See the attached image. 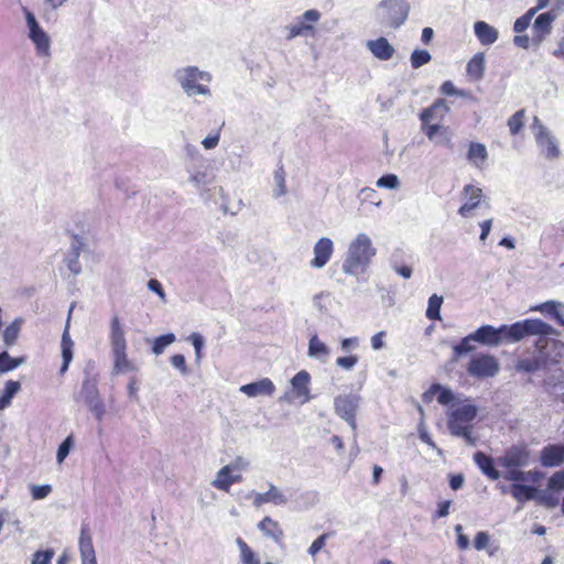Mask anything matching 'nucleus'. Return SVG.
Segmentation results:
<instances>
[{
	"label": "nucleus",
	"mask_w": 564,
	"mask_h": 564,
	"mask_svg": "<svg viewBox=\"0 0 564 564\" xmlns=\"http://www.w3.org/2000/svg\"><path fill=\"white\" fill-rule=\"evenodd\" d=\"M376 253L377 249L371 238L365 232L357 234L348 243L341 265L343 272L352 276L365 273Z\"/></svg>",
	"instance_id": "f257e3e1"
},
{
	"label": "nucleus",
	"mask_w": 564,
	"mask_h": 564,
	"mask_svg": "<svg viewBox=\"0 0 564 564\" xmlns=\"http://www.w3.org/2000/svg\"><path fill=\"white\" fill-rule=\"evenodd\" d=\"M174 79L188 98L212 97L209 84L213 76L209 72L199 69L197 66L187 65L175 69Z\"/></svg>",
	"instance_id": "f03ea898"
},
{
	"label": "nucleus",
	"mask_w": 564,
	"mask_h": 564,
	"mask_svg": "<svg viewBox=\"0 0 564 564\" xmlns=\"http://www.w3.org/2000/svg\"><path fill=\"white\" fill-rule=\"evenodd\" d=\"M477 415V408L471 403H464L448 413L447 426L452 435L462 437L467 445H475L477 438L473 435V422Z\"/></svg>",
	"instance_id": "7ed1b4c3"
},
{
	"label": "nucleus",
	"mask_w": 564,
	"mask_h": 564,
	"mask_svg": "<svg viewBox=\"0 0 564 564\" xmlns=\"http://www.w3.org/2000/svg\"><path fill=\"white\" fill-rule=\"evenodd\" d=\"M109 339L113 359V372L127 373L137 371V366L128 358L124 329L118 316L111 318Z\"/></svg>",
	"instance_id": "20e7f679"
},
{
	"label": "nucleus",
	"mask_w": 564,
	"mask_h": 564,
	"mask_svg": "<svg viewBox=\"0 0 564 564\" xmlns=\"http://www.w3.org/2000/svg\"><path fill=\"white\" fill-rule=\"evenodd\" d=\"M503 338L519 341L529 335H557L556 329L538 318L524 319L510 326L502 325Z\"/></svg>",
	"instance_id": "39448f33"
},
{
	"label": "nucleus",
	"mask_w": 564,
	"mask_h": 564,
	"mask_svg": "<svg viewBox=\"0 0 564 564\" xmlns=\"http://www.w3.org/2000/svg\"><path fill=\"white\" fill-rule=\"evenodd\" d=\"M409 12L406 0H382L377 7L376 17L382 25L398 29L406 21Z\"/></svg>",
	"instance_id": "423d86ee"
},
{
	"label": "nucleus",
	"mask_w": 564,
	"mask_h": 564,
	"mask_svg": "<svg viewBox=\"0 0 564 564\" xmlns=\"http://www.w3.org/2000/svg\"><path fill=\"white\" fill-rule=\"evenodd\" d=\"M540 349L539 356L532 359L520 360L517 365V369L524 372H534L539 370L543 365L547 362H557V354L551 355L552 351H558L564 349V345L554 339L540 338L536 343Z\"/></svg>",
	"instance_id": "0eeeda50"
},
{
	"label": "nucleus",
	"mask_w": 564,
	"mask_h": 564,
	"mask_svg": "<svg viewBox=\"0 0 564 564\" xmlns=\"http://www.w3.org/2000/svg\"><path fill=\"white\" fill-rule=\"evenodd\" d=\"M76 399L85 403L97 421H102L106 405L100 397L96 377L86 376Z\"/></svg>",
	"instance_id": "6e6552de"
},
{
	"label": "nucleus",
	"mask_w": 564,
	"mask_h": 564,
	"mask_svg": "<svg viewBox=\"0 0 564 564\" xmlns=\"http://www.w3.org/2000/svg\"><path fill=\"white\" fill-rule=\"evenodd\" d=\"M25 15L26 26L29 29V39L35 46V52L39 56L48 57L51 55V39L48 34L39 24L35 15L23 8Z\"/></svg>",
	"instance_id": "1a4fd4ad"
},
{
	"label": "nucleus",
	"mask_w": 564,
	"mask_h": 564,
	"mask_svg": "<svg viewBox=\"0 0 564 564\" xmlns=\"http://www.w3.org/2000/svg\"><path fill=\"white\" fill-rule=\"evenodd\" d=\"M532 129L541 154L549 160L557 159L560 156L557 141L551 131L540 122L538 117L533 119Z\"/></svg>",
	"instance_id": "9d476101"
},
{
	"label": "nucleus",
	"mask_w": 564,
	"mask_h": 564,
	"mask_svg": "<svg viewBox=\"0 0 564 564\" xmlns=\"http://www.w3.org/2000/svg\"><path fill=\"white\" fill-rule=\"evenodd\" d=\"M310 381L311 376L307 371L301 370L291 379V391L285 392L280 401L293 402L294 400H300L302 404L308 402L311 400L310 394Z\"/></svg>",
	"instance_id": "9b49d317"
},
{
	"label": "nucleus",
	"mask_w": 564,
	"mask_h": 564,
	"mask_svg": "<svg viewBox=\"0 0 564 564\" xmlns=\"http://www.w3.org/2000/svg\"><path fill=\"white\" fill-rule=\"evenodd\" d=\"M321 17V12L316 9L306 10L294 23L285 26L286 39L293 40L313 32L314 24L319 21Z\"/></svg>",
	"instance_id": "f8f14e48"
},
{
	"label": "nucleus",
	"mask_w": 564,
	"mask_h": 564,
	"mask_svg": "<svg viewBox=\"0 0 564 564\" xmlns=\"http://www.w3.org/2000/svg\"><path fill=\"white\" fill-rule=\"evenodd\" d=\"M467 370L473 377L490 378L499 372L500 365L496 357L491 355H480L469 361Z\"/></svg>",
	"instance_id": "ddd939ff"
},
{
	"label": "nucleus",
	"mask_w": 564,
	"mask_h": 564,
	"mask_svg": "<svg viewBox=\"0 0 564 564\" xmlns=\"http://www.w3.org/2000/svg\"><path fill=\"white\" fill-rule=\"evenodd\" d=\"M334 253V242L328 237L319 238L313 247V259L310 265L314 269L324 268L330 260Z\"/></svg>",
	"instance_id": "4468645a"
},
{
	"label": "nucleus",
	"mask_w": 564,
	"mask_h": 564,
	"mask_svg": "<svg viewBox=\"0 0 564 564\" xmlns=\"http://www.w3.org/2000/svg\"><path fill=\"white\" fill-rule=\"evenodd\" d=\"M465 195V203L459 207L458 214L462 217H470L475 208H477L482 199V191L474 185H465L463 188Z\"/></svg>",
	"instance_id": "2eb2a0df"
},
{
	"label": "nucleus",
	"mask_w": 564,
	"mask_h": 564,
	"mask_svg": "<svg viewBox=\"0 0 564 564\" xmlns=\"http://www.w3.org/2000/svg\"><path fill=\"white\" fill-rule=\"evenodd\" d=\"M359 402L360 397L354 393L337 395L334 400L335 412L341 419L356 415Z\"/></svg>",
	"instance_id": "dca6fc26"
},
{
	"label": "nucleus",
	"mask_w": 564,
	"mask_h": 564,
	"mask_svg": "<svg viewBox=\"0 0 564 564\" xmlns=\"http://www.w3.org/2000/svg\"><path fill=\"white\" fill-rule=\"evenodd\" d=\"M239 391L249 398L270 397L274 393L275 386L271 379L263 378L259 381L241 386Z\"/></svg>",
	"instance_id": "f3484780"
},
{
	"label": "nucleus",
	"mask_w": 564,
	"mask_h": 564,
	"mask_svg": "<svg viewBox=\"0 0 564 564\" xmlns=\"http://www.w3.org/2000/svg\"><path fill=\"white\" fill-rule=\"evenodd\" d=\"M473 334L475 341L486 346H499L503 339L502 326L496 328L491 325H484Z\"/></svg>",
	"instance_id": "a211bd4d"
},
{
	"label": "nucleus",
	"mask_w": 564,
	"mask_h": 564,
	"mask_svg": "<svg viewBox=\"0 0 564 564\" xmlns=\"http://www.w3.org/2000/svg\"><path fill=\"white\" fill-rule=\"evenodd\" d=\"M555 19L556 14L553 11L540 14L533 22L532 40L536 43H540L547 34H550L552 30V23Z\"/></svg>",
	"instance_id": "6ab92c4d"
},
{
	"label": "nucleus",
	"mask_w": 564,
	"mask_h": 564,
	"mask_svg": "<svg viewBox=\"0 0 564 564\" xmlns=\"http://www.w3.org/2000/svg\"><path fill=\"white\" fill-rule=\"evenodd\" d=\"M72 311H73V305L69 308L67 322H66V325H65V328H64V332L62 335L61 349H62L63 364L59 369L61 375H64L67 371L69 364L73 360L74 343L69 335V322H70Z\"/></svg>",
	"instance_id": "aec40b11"
},
{
	"label": "nucleus",
	"mask_w": 564,
	"mask_h": 564,
	"mask_svg": "<svg viewBox=\"0 0 564 564\" xmlns=\"http://www.w3.org/2000/svg\"><path fill=\"white\" fill-rule=\"evenodd\" d=\"M529 452L522 447H511L503 456L499 458V465L502 467H524L529 464Z\"/></svg>",
	"instance_id": "412c9836"
},
{
	"label": "nucleus",
	"mask_w": 564,
	"mask_h": 564,
	"mask_svg": "<svg viewBox=\"0 0 564 564\" xmlns=\"http://www.w3.org/2000/svg\"><path fill=\"white\" fill-rule=\"evenodd\" d=\"M366 47L379 61H389L395 53L394 47L383 36L367 41Z\"/></svg>",
	"instance_id": "4be33fe9"
},
{
	"label": "nucleus",
	"mask_w": 564,
	"mask_h": 564,
	"mask_svg": "<svg viewBox=\"0 0 564 564\" xmlns=\"http://www.w3.org/2000/svg\"><path fill=\"white\" fill-rule=\"evenodd\" d=\"M540 462L544 467H556L564 464V445H549L541 452Z\"/></svg>",
	"instance_id": "5701e85b"
},
{
	"label": "nucleus",
	"mask_w": 564,
	"mask_h": 564,
	"mask_svg": "<svg viewBox=\"0 0 564 564\" xmlns=\"http://www.w3.org/2000/svg\"><path fill=\"white\" fill-rule=\"evenodd\" d=\"M78 544L82 564L97 563L93 539L88 529H82Z\"/></svg>",
	"instance_id": "b1692460"
},
{
	"label": "nucleus",
	"mask_w": 564,
	"mask_h": 564,
	"mask_svg": "<svg viewBox=\"0 0 564 564\" xmlns=\"http://www.w3.org/2000/svg\"><path fill=\"white\" fill-rule=\"evenodd\" d=\"M474 32L480 44L485 46L494 44L499 36L498 30L485 21L475 22Z\"/></svg>",
	"instance_id": "393cba45"
},
{
	"label": "nucleus",
	"mask_w": 564,
	"mask_h": 564,
	"mask_svg": "<svg viewBox=\"0 0 564 564\" xmlns=\"http://www.w3.org/2000/svg\"><path fill=\"white\" fill-rule=\"evenodd\" d=\"M307 355L321 362H326L330 356V349L317 334H313L308 340Z\"/></svg>",
	"instance_id": "a878e982"
},
{
	"label": "nucleus",
	"mask_w": 564,
	"mask_h": 564,
	"mask_svg": "<svg viewBox=\"0 0 564 564\" xmlns=\"http://www.w3.org/2000/svg\"><path fill=\"white\" fill-rule=\"evenodd\" d=\"M474 462L481 470L484 475H486L491 480H497L501 477V473H499L494 467V460L490 456L486 455L482 452H477L474 455Z\"/></svg>",
	"instance_id": "bb28decb"
},
{
	"label": "nucleus",
	"mask_w": 564,
	"mask_h": 564,
	"mask_svg": "<svg viewBox=\"0 0 564 564\" xmlns=\"http://www.w3.org/2000/svg\"><path fill=\"white\" fill-rule=\"evenodd\" d=\"M488 159L486 145L479 142H470L467 151V160L476 167L484 166Z\"/></svg>",
	"instance_id": "cd10ccee"
},
{
	"label": "nucleus",
	"mask_w": 564,
	"mask_h": 564,
	"mask_svg": "<svg viewBox=\"0 0 564 564\" xmlns=\"http://www.w3.org/2000/svg\"><path fill=\"white\" fill-rule=\"evenodd\" d=\"M238 484V479L231 477V470L226 465L223 466L217 473L215 478L212 480V486L218 490L229 492L231 486Z\"/></svg>",
	"instance_id": "c85d7f7f"
},
{
	"label": "nucleus",
	"mask_w": 564,
	"mask_h": 564,
	"mask_svg": "<svg viewBox=\"0 0 564 564\" xmlns=\"http://www.w3.org/2000/svg\"><path fill=\"white\" fill-rule=\"evenodd\" d=\"M437 393V402L441 404H448L454 400V393L451 389L445 388L438 383L432 384L429 391L423 394L425 401H431L433 395Z\"/></svg>",
	"instance_id": "c756f323"
},
{
	"label": "nucleus",
	"mask_w": 564,
	"mask_h": 564,
	"mask_svg": "<svg viewBox=\"0 0 564 564\" xmlns=\"http://www.w3.org/2000/svg\"><path fill=\"white\" fill-rule=\"evenodd\" d=\"M467 75L474 80H480L485 73V54L477 53L468 62L466 67Z\"/></svg>",
	"instance_id": "7c9ffc66"
},
{
	"label": "nucleus",
	"mask_w": 564,
	"mask_h": 564,
	"mask_svg": "<svg viewBox=\"0 0 564 564\" xmlns=\"http://www.w3.org/2000/svg\"><path fill=\"white\" fill-rule=\"evenodd\" d=\"M536 488L523 484H512L510 486L511 496L520 503L535 499Z\"/></svg>",
	"instance_id": "2f4dec72"
},
{
	"label": "nucleus",
	"mask_w": 564,
	"mask_h": 564,
	"mask_svg": "<svg viewBox=\"0 0 564 564\" xmlns=\"http://www.w3.org/2000/svg\"><path fill=\"white\" fill-rule=\"evenodd\" d=\"M258 528L264 535L273 539L275 542H279L283 536V532L279 523L275 520L271 519L270 517H265L258 524Z\"/></svg>",
	"instance_id": "473e14b6"
},
{
	"label": "nucleus",
	"mask_w": 564,
	"mask_h": 564,
	"mask_svg": "<svg viewBox=\"0 0 564 564\" xmlns=\"http://www.w3.org/2000/svg\"><path fill=\"white\" fill-rule=\"evenodd\" d=\"M214 181V176H212L206 167H197L194 169L189 173V182L197 188L202 189L210 185Z\"/></svg>",
	"instance_id": "72a5a7b5"
},
{
	"label": "nucleus",
	"mask_w": 564,
	"mask_h": 564,
	"mask_svg": "<svg viewBox=\"0 0 564 564\" xmlns=\"http://www.w3.org/2000/svg\"><path fill=\"white\" fill-rule=\"evenodd\" d=\"M507 470L501 474V477H503L506 480L513 481V484H520V482H527V481H534L535 478L533 477L535 473L532 471H522L519 468L520 467H505Z\"/></svg>",
	"instance_id": "f704fd0d"
},
{
	"label": "nucleus",
	"mask_w": 564,
	"mask_h": 564,
	"mask_svg": "<svg viewBox=\"0 0 564 564\" xmlns=\"http://www.w3.org/2000/svg\"><path fill=\"white\" fill-rule=\"evenodd\" d=\"M563 308H564L563 303L555 302V301H547V302L534 307L533 310L540 311L542 313H547V314L554 316L555 319L557 321V323L560 325L564 326V317L561 312V310H563Z\"/></svg>",
	"instance_id": "c9c22d12"
},
{
	"label": "nucleus",
	"mask_w": 564,
	"mask_h": 564,
	"mask_svg": "<svg viewBox=\"0 0 564 564\" xmlns=\"http://www.w3.org/2000/svg\"><path fill=\"white\" fill-rule=\"evenodd\" d=\"M21 390V383L19 381L8 380L6 382L3 393L0 397V411L7 409L13 399V397Z\"/></svg>",
	"instance_id": "e433bc0d"
},
{
	"label": "nucleus",
	"mask_w": 564,
	"mask_h": 564,
	"mask_svg": "<svg viewBox=\"0 0 564 564\" xmlns=\"http://www.w3.org/2000/svg\"><path fill=\"white\" fill-rule=\"evenodd\" d=\"M236 543L240 551V564H261L259 556L241 538H237Z\"/></svg>",
	"instance_id": "4c0bfd02"
},
{
	"label": "nucleus",
	"mask_w": 564,
	"mask_h": 564,
	"mask_svg": "<svg viewBox=\"0 0 564 564\" xmlns=\"http://www.w3.org/2000/svg\"><path fill=\"white\" fill-rule=\"evenodd\" d=\"M23 318L17 317L10 325L6 327L3 330V341L9 347L12 346L21 332V327L23 325Z\"/></svg>",
	"instance_id": "58836bf2"
},
{
	"label": "nucleus",
	"mask_w": 564,
	"mask_h": 564,
	"mask_svg": "<svg viewBox=\"0 0 564 564\" xmlns=\"http://www.w3.org/2000/svg\"><path fill=\"white\" fill-rule=\"evenodd\" d=\"M443 296L433 294L430 296L426 308V317L431 321L441 319V307L443 304Z\"/></svg>",
	"instance_id": "ea45409f"
},
{
	"label": "nucleus",
	"mask_w": 564,
	"mask_h": 564,
	"mask_svg": "<svg viewBox=\"0 0 564 564\" xmlns=\"http://www.w3.org/2000/svg\"><path fill=\"white\" fill-rule=\"evenodd\" d=\"M440 108H442L445 112H447L449 110V108L447 107L446 102L443 99L436 100L431 107L425 108L420 113V120L422 121V126L430 124V122L434 119L435 112Z\"/></svg>",
	"instance_id": "a19ab883"
},
{
	"label": "nucleus",
	"mask_w": 564,
	"mask_h": 564,
	"mask_svg": "<svg viewBox=\"0 0 564 564\" xmlns=\"http://www.w3.org/2000/svg\"><path fill=\"white\" fill-rule=\"evenodd\" d=\"M175 339V335L172 333L156 337L152 346L153 354L156 356L163 354L165 348L173 344Z\"/></svg>",
	"instance_id": "79ce46f5"
},
{
	"label": "nucleus",
	"mask_w": 564,
	"mask_h": 564,
	"mask_svg": "<svg viewBox=\"0 0 564 564\" xmlns=\"http://www.w3.org/2000/svg\"><path fill=\"white\" fill-rule=\"evenodd\" d=\"M330 304H332V296L329 293L321 292L313 296V306L321 314H326L329 310Z\"/></svg>",
	"instance_id": "37998d69"
},
{
	"label": "nucleus",
	"mask_w": 564,
	"mask_h": 564,
	"mask_svg": "<svg viewBox=\"0 0 564 564\" xmlns=\"http://www.w3.org/2000/svg\"><path fill=\"white\" fill-rule=\"evenodd\" d=\"M432 56L426 50H414L410 56L411 66L414 69L422 67L430 63Z\"/></svg>",
	"instance_id": "c03bdc74"
},
{
	"label": "nucleus",
	"mask_w": 564,
	"mask_h": 564,
	"mask_svg": "<svg viewBox=\"0 0 564 564\" xmlns=\"http://www.w3.org/2000/svg\"><path fill=\"white\" fill-rule=\"evenodd\" d=\"M390 267L397 274H399L403 279L408 280L412 276V268L405 264H401L397 252L392 253L390 258Z\"/></svg>",
	"instance_id": "a18cd8bd"
},
{
	"label": "nucleus",
	"mask_w": 564,
	"mask_h": 564,
	"mask_svg": "<svg viewBox=\"0 0 564 564\" xmlns=\"http://www.w3.org/2000/svg\"><path fill=\"white\" fill-rule=\"evenodd\" d=\"M270 503L275 506H284L288 503L289 499L284 495V492L274 486L273 484H269V489L267 491Z\"/></svg>",
	"instance_id": "49530a36"
},
{
	"label": "nucleus",
	"mask_w": 564,
	"mask_h": 564,
	"mask_svg": "<svg viewBox=\"0 0 564 564\" xmlns=\"http://www.w3.org/2000/svg\"><path fill=\"white\" fill-rule=\"evenodd\" d=\"M452 131L448 127L441 126L440 131L437 132L436 140L434 141L435 145H443L449 150H453L454 143L452 140Z\"/></svg>",
	"instance_id": "de8ad7c7"
},
{
	"label": "nucleus",
	"mask_w": 564,
	"mask_h": 564,
	"mask_svg": "<svg viewBox=\"0 0 564 564\" xmlns=\"http://www.w3.org/2000/svg\"><path fill=\"white\" fill-rule=\"evenodd\" d=\"M23 362L22 358H11L7 351L0 354V372H8L15 369Z\"/></svg>",
	"instance_id": "09e8293b"
},
{
	"label": "nucleus",
	"mask_w": 564,
	"mask_h": 564,
	"mask_svg": "<svg viewBox=\"0 0 564 564\" xmlns=\"http://www.w3.org/2000/svg\"><path fill=\"white\" fill-rule=\"evenodd\" d=\"M274 182L276 187L273 189V196L275 198L284 196L286 194L285 173L282 167L274 172Z\"/></svg>",
	"instance_id": "8fccbe9b"
},
{
	"label": "nucleus",
	"mask_w": 564,
	"mask_h": 564,
	"mask_svg": "<svg viewBox=\"0 0 564 564\" xmlns=\"http://www.w3.org/2000/svg\"><path fill=\"white\" fill-rule=\"evenodd\" d=\"M376 185L380 188L398 189L400 180L395 174H386L377 180Z\"/></svg>",
	"instance_id": "3c124183"
},
{
	"label": "nucleus",
	"mask_w": 564,
	"mask_h": 564,
	"mask_svg": "<svg viewBox=\"0 0 564 564\" xmlns=\"http://www.w3.org/2000/svg\"><path fill=\"white\" fill-rule=\"evenodd\" d=\"M524 110H518L508 120V127L511 134H517L523 127Z\"/></svg>",
	"instance_id": "603ef678"
},
{
	"label": "nucleus",
	"mask_w": 564,
	"mask_h": 564,
	"mask_svg": "<svg viewBox=\"0 0 564 564\" xmlns=\"http://www.w3.org/2000/svg\"><path fill=\"white\" fill-rule=\"evenodd\" d=\"M73 446V438L72 436H67L58 446L57 453H56V462L57 464H62L65 458L68 456L70 448Z\"/></svg>",
	"instance_id": "864d4df0"
},
{
	"label": "nucleus",
	"mask_w": 564,
	"mask_h": 564,
	"mask_svg": "<svg viewBox=\"0 0 564 564\" xmlns=\"http://www.w3.org/2000/svg\"><path fill=\"white\" fill-rule=\"evenodd\" d=\"M30 489L31 496L34 500L45 499L52 492L51 485H32Z\"/></svg>",
	"instance_id": "5fc2aeb1"
},
{
	"label": "nucleus",
	"mask_w": 564,
	"mask_h": 564,
	"mask_svg": "<svg viewBox=\"0 0 564 564\" xmlns=\"http://www.w3.org/2000/svg\"><path fill=\"white\" fill-rule=\"evenodd\" d=\"M188 339L192 341V345L194 346L195 349V360L197 364H199L203 357L202 349L204 347V338L200 334L193 333L191 334Z\"/></svg>",
	"instance_id": "6e6d98bb"
},
{
	"label": "nucleus",
	"mask_w": 564,
	"mask_h": 564,
	"mask_svg": "<svg viewBox=\"0 0 564 564\" xmlns=\"http://www.w3.org/2000/svg\"><path fill=\"white\" fill-rule=\"evenodd\" d=\"M54 556V551L48 549L45 551H36L33 556L31 564H50Z\"/></svg>",
	"instance_id": "4d7b16f0"
},
{
	"label": "nucleus",
	"mask_w": 564,
	"mask_h": 564,
	"mask_svg": "<svg viewBox=\"0 0 564 564\" xmlns=\"http://www.w3.org/2000/svg\"><path fill=\"white\" fill-rule=\"evenodd\" d=\"M231 471L242 473L250 466V462L243 456H237L229 464L226 465Z\"/></svg>",
	"instance_id": "13d9d810"
},
{
	"label": "nucleus",
	"mask_w": 564,
	"mask_h": 564,
	"mask_svg": "<svg viewBox=\"0 0 564 564\" xmlns=\"http://www.w3.org/2000/svg\"><path fill=\"white\" fill-rule=\"evenodd\" d=\"M547 486L552 490H564V469L551 476Z\"/></svg>",
	"instance_id": "bf43d9fd"
},
{
	"label": "nucleus",
	"mask_w": 564,
	"mask_h": 564,
	"mask_svg": "<svg viewBox=\"0 0 564 564\" xmlns=\"http://www.w3.org/2000/svg\"><path fill=\"white\" fill-rule=\"evenodd\" d=\"M358 362V357L355 355L338 357L336 359V365L344 370H351Z\"/></svg>",
	"instance_id": "052dcab7"
},
{
	"label": "nucleus",
	"mask_w": 564,
	"mask_h": 564,
	"mask_svg": "<svg viewBox=\"0 0 564 564\" xmlns=\"http://www.w3.org/2000/svg\"><path fill=\"white\" fill-rule=\"evenodd\" d=\"M419 436H420L422 442L427 444L431 448L435 449L438 455H441V456L443 455V451L441 448H438L436 446V444L433 442V440L431 438L429 432L425 430L423 423H421L420 426H419Z\"/></svg>",
	"instance_id": "680f3d73"
},
{
	"label": "nucleus",
	"mask_w": 564,
	"mask_h": 564,
	"mask_svg": "<svg viewBox=\"0 0 564 564\" xmlns=\"http://www.w3.org/2000/svg\"><path fill=\"white\" fill-rule=\"evenodd\" d=\"M171 365L177 369L182 375H187L188 373V368H187V365H186V360H185V357L181 354H176V355H173L171 357Z\"/></svg>",
	"instance_id": "e2e57ef3"
},
{
	"label": "nucleus",
	"mask_w": 564,
	"mask_h": 564,
	"mask_svg": "<svg viewBox=\"0 0 564 564\" xmlns=\"http://www.w3.org/2000/svg\"><path fill=\"white\" fill-rule=\"evenodd\" d=\"M148 289L154 293L158 294V296L161 299L162 302H166V294L164 292V289L161 284V282L156 279H150L148 281Z\"/></svg>",
	"instance_id": "0e129e2a"
},
{
	"label": "nucleus",
	"mask_w": 564,
	"mask_h": 564,
	"mask_svg": "<svg viewBox=\"0 0 564 564\" xmlns=\"http://www.w3.org/2000/svg\"><path fill=\"white\" fill-rule=\"evenodd\" d=\"M219 141H220V133L217 131V132H213L209 135H207L202 141V145L206 150H213L218 145Z\"/></svg>",
	"instance_id": "69168bd1"
},
{
	"label": "nucleus",
	"mask_w": 564,
	"mask_h": 564,
	"mask_svg": "<svg viewBox=\"0 0 564 564\" xmlns=\"http://www.w3.org/2000/svg\"><path fill=\"white\" fill-rule=\"evenodd\" d=\"M327 534L319 535L308 547V553L315 556L326 544Z\"/></svg>",
	"instance_id": "338daca9"
},
{
	"label": "nucleus",
	"mask_w": 564,
	"mask_h": 564,
	"mask_svg": "<svg viewBox=\"0 0 564 564\" xmlns=\"http://www.w3.org/2000/svg\"><path fill=\"white\" fill-rule=\"evenodd\" d=\"M489 540H490V538L487 532H484V531L478 532L476 534L475 541H474L475 549L478 551L484 550L485 547H487Z\"/></svg>",
	"instance_id": "774afa93"
}]
</instances>
